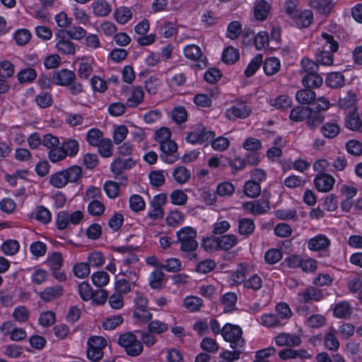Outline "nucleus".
Segmentation results:
<instances>
[{
  "label": "nucleus",
  "mask_w": 362,
  "mask_h": 362,
  "mask_svg": "<svg viewBox=\"0 0 362 362\" xmlns=\"http://www.w3.org/2000/svg\"><path fill=\"white\" fill-rule=\"evenodd\" d=\"M242 335L243 331L238 325L228 323L222 328V336L226 341L230 343L231 349L244 347L245 341Z\"/></svg>",
  "instance_id": "obj_1"
},
{
  "label": "nucleus",
  "mask_w": 362,
  "mask_h": 362,
  "mask_svg": "<svg viewBox=\"0 0 362 362\" xmlns=\"http://www.w3.org/2000/svg\"><path fill=\"white\" fill-rule=\"evenodd\" d=\"M196 230L191 227H185L177 232L178 242L180 243V250L185 252H192L198 247L195 240Z\"/></svg>",
  "instance_id": "obj_2"
},
{
  "label": "nucleus",
  "mask_w": 362,
  "mask_h": 362,
  "mask_svg": "<svg viewBox=\"0 0 362 362\" xmlns=\"http://www.w3.org/2000/svg\"><path fill=\"white\" fill-rule=\"evenodd\" d=\"M118 344L124 348L127 354L131 356H137L143 351V345L132 332L121 334Z\"/></svg>",
  "instance_id": "obj_3"
},
{
  "label": "nucleus",
  "mask_w": 362,
  "mask_h": 362,
  "mask_svg": "<svg viewBox=\"0 0 362 362\" xmlns=\"http://www.w3.org/2000/svg\"><path fill=\"white\" fill-rule=\"evenodd\" d=\"M107 341L102 337L93 336L88 340V349L86 355L89 360L98 362L103 356V349L106 346Z\"/></svg>",
  "instance_id": "obj_4"
},
{
  "label": "nucleus",
  "mask_w": 362,
  "mask_h": 362,
  "mask_svg": "<svg viewBox=\"0 0 362 362\" xmlns=\"http://www.w3.org/2000/svg\"><path fill=\"white\" fill-rule=\"evenodd\" d=\"M161 151L160 158L166 163L172 164L178 158L177 145L174 141H169L159 145Z\"/></svg>",
  "instance_id": "obj_5"
},
{
  "label": "nucleus",
  "mask_w": 362,
  "mask_h": 362,
  "mask_svg": "<svg viewBox=\"0 0 362 362\" xmlns=\"http://www.w3.org/2000/svg\"><path fill=\"white\" fill-rule=\"evenodd\" d=\"M251 108L244 102L238 103L226 110L225 116L229 120L245 119L251 113Z\"/></svg>",
  "instance_id": "obj_6"
},
{
  "label": "nucleus",
  "mask_w": 362,
  "mask_h": 362,
  "mask_svg": "<svg viewBox=\"0 0 362 362\" xmlns=\"http://www.w3.org/2000/svg\"><path fill=\"white\" fill-rule=\"evenodd\" d=\"M325 298L323 291L314 286H309L298 293V300L306 303L310 301H320Z\"/></svg>",
  "instance_id": "obj_7"
},
{
  "label": "nucleus",
  "mask_w": 362,
  "mask_h": 362,
  "mask_svg": "<svg viewBox=\"0 0 362 362\" xmlns=\"http://www.w3.org/2000/svg\"><path fill=\"white\" fill-rule=\"evenodd\" d=\"M167 197L165 194L155 196L151 202V210L148 216L153 220L160 219L163 217L162 206L165 204Z\"/></svg>",
  "instance_id": "obj_8"
},
{
  "label": "nucleus",
  "mask_w": 362,
  "mask_h": 362,
  "mask_svg": "<svg viewBox=\"0 0 362 362\" xmlns=\"http://www.w3.org/2000/svg\"><path fill=\"white\" fill-rule=\"evenodd\" d=\"M334 178L327 173L317 175L314 180V185L317 191L328 192L331 191L334 185Z\"/></svg>",
  "instance_id": "obj_9"
},
{
  "label": "nucleus",
  "mask_w": 362,
  "mask_h": 362,
  "mask_svg": "<svg viewBox=\"0 0 362 362\" xmlns=\"http://www.w3.org/2000/svg\"><path fill=\"white\" fill-rule=\"evenodd\" d=\"M243 207L245 210L253 215L262 214L270 209L269 199H266L262 202L253 201L247 202L243 204Z\"/></svg>",
  "instance_id": "obj_10"
},
{
  "label": "nucleus",
  "mask_w": 362,
  "mask_h": 362,
  "mask_svg": "<svg viewBox=\"0 0 362 362\" xmlns=\"http://www.w3.org/2000/svg\"><path fill=\"white\" fill-rule=\"evenodd\" d=\"M75 79V73L66 69L54 72L52 76V81L62 86H68Z\"/></svg>",
  "instance_id": "obj_11"
},
{
  "label": "nucleus",
  "mask_w": 362,
  "mask_h": 362,
  "mask_svg": "<svg viewBox=\"0 0 362 362\" xmlns=\"http://www.w3.org/2000/svg\"><path fill=\"white\" fill-rule=\"evenodd\" d=\"M86 35V30L79 26H74L60 29L57 31V37L81 40Z\"/></svg>",
  "instance_id": "obj_12"
},
{
  "label": "nucleus",
  "mask_w": 362,
  "mask_h": 362,
  "mask_svg": "<svg viewBox=\"0 0 362 362\" xmlns=\"http://www.w3.org/2000/svg\"><path fill=\"white\" fill-rule=\"evenodd\" d=\"M136 164V162L132 158L122 159L117 158L113 160L111 164V171L118 176L122 175L123 172L131 169Z\"/></svg>",
  "instance_id": "obj_13"
},
{
  "label": "nucleus",
  "mask_w": 362,
  "mask_h": 362,
  "mask_svg": "<svg viewBox=\"0 0 362 362\" xmlns=\"http://www.w3.org/2000/svg\"><path fill=\"white\" fill-rule=\"evenodd\" d=\"M275 341L279 346H297L300 344L301 339L298 335L286 334L284 332L279 334Z\"/></svg>",
  "instance_id": "obj_14"
},
{
  "label": "nucleus",
  "mask_w": 362,
  "mask_h": 362,
  "mask_svg": "<svg viewBox=\"0 0 362 362\" xmlns=\"http://www.w3.org/2000/svg\"><path fill=\"white\" fill-rule=\"evenodd\" d=\"M330 245V240L322 234L317 235L308 242V247L312 251H320L327 249Z\"/></svg>",
  "instance_id": "obj_15"
},
{
  "label": "nucleus",
  "mask_w": 362,
  "mask_h": 362,
  "mask_svg": "<svg viewBox=\"0 0 362 362\" xmlns=\"http://www.w3.org/2000/svg\"><path fill=\"white\" fill-rule=\"evenodd\" d=\"M296 99L300 104L309 105L315 101L316 94L311 88H306L296 93Z\"/></svg>",
  "instance_id": "obj_16"
},
{
  "label": "nucleus",
  "mask_w": 362,
  "mask_h": 362,
  "mask_svg": "<svg viewBox=\"0 0 362 362\" xmlns=\"http://www.w3.org/2000/svg\"><path fill=\"white\" fill-rule=\"evenodd\" d=\"M321 134L326 138H335L340 132V127L336 120L325 122L320 127Z\"/></svg>",
  "instance_id": "obj_17"
},
{
  "label": "nucleus",
  "mask_w": 362,
  "mask_h": 362,
  "mask_svg": "<svg viewBox=\"0 0 362 362\" xmlns=\"http://www.w3.org/2000/svg\"><path fill=\"white\" fill-rule=\"evenodd\" d=\"M91 7L94 14L101 17L107 16L112 11L111 6L105 0H95Z\"/></svg>",
  "instance_id": "obj_18"
},
{
  "label": "nucleus",
  "mask_w": 362,
  "mask_h": 362,
  "mask_svg": "<svg viewBox=\"0 0 362 362\" xmlns=\"http://www.w3.org/2000/svg\"><path fill=\"white\" fill-rule=\"evenodd\" d=\"M324 119L322 113L310 108L309 115L306 117V125L310 129L315 130L323 122Z\"/></svg>",
  "instance_id": "obj_19"
},
{
  "label": "nucleus",
  "mask_w": 362,
  "mask_h": 362,
  "mask_svg": "<svg viewBox=\"0 0 362 362\" xmlns=\"http://www.w3.org/2000/svg\"><path fill=\"white\" fill-rule=\"evenodd\" d=\"M279 356L284 360L288 358H310L311 356L305 349L293 350L291 349H286L279 352Z\"/></svg>",
  "instance_id": "obj_20"
},
{
  "label": "nucleus",
  "mask_w": 362,
  "mask_h": 362,
  "mask_svg": "<svg viewBox=\"0 0 362 362\" xmlns=\"http://www.w3.org/2000/svg\"><path fill=\"white\" fill-rule=\"evenodd\" d=\"M62 294V288L60 286H55L46 288L40 293V298L45 302L52 301Z\"/></svg>",
  "instance_id": "obj_21"
},
{
  "label": "nucleus",
  "mask_w": 362,
  "mask_h": 362,
  "mask_svg": "<svg viewBox=\"0 0 362 362\" xmlns=\"http://www.w3.org/2000/svg\"><path fill=\"white\" fill-rule=\"evenodd\" d=\"M59 39L56 44V48L58 52L64 54H74L76 52L75 45L69 40V38Z\"/></svg>",
  "instance_id": "obj_22"
},
{
  "label": "nucleus",
  "mask_w": 362,
  "mask_h": 362,
  "mask_svg": "<svg viewBox=\"0 0 362 362\" xmlns=\"http://www.w3.org/2000/svg\"><path fill=\"white\" fill-rule=\"evenodd\" d=\"M255 228L253 220L247 218L238 220V233L242 235L248 236L251 235Z\"/></svg>",
  "instance_id": "obj_23"
},
{
  "label": "nucleus",
  "mask_w": 362,
  "mask_h": 362,
  "mask_svg": "<svg viewBox=\"0 0 362 362\" xmlns=\"http://www.w3.org/2000/svg\"><path fill=\"white\" fill-rule=\"evenodd\" d=\"M351 313V308L347 301L336 304L333 308V315L337 318H346Z\"/></svg>",
  "instance_id": "obj_24"
},
{
  "label": "nucleus",
  "mask_w": 362,
  "mask_h": 362,
  "mask_svg": "<svg viewBox=\"0 0 362 362\" xmlns=\"http://www.w3.org/2000/svg\"><path fill=\"white\" fill-rule=\"evenodd\" d=\"M362 126L359 115L356 111L349 112L345 120V127L352 131L358 130Z\"/></svg>",
  "instance_id": "obj_25"
},
{
  "label": "nucleus",
  "mask_w": 362,
  "mask_h": 362,
  "mask_svg": "<svg viewBox=\"0 0 362 362\" xmlns=\"http://www.w3.org/2000/svg\"><path fill=\"white\" fill-rule=\"evenodd\" d=\"M132 10L126 6L117 8L114 11V17L117 23H127L132 18Z\"/></svg>",
  "instance_id": "obj_26"
},
{
  "label": "nucleus",
  "mask_w": 362,
  "mask_h": 362,
  "mask_svg": "<svg viewBox=\"0 0 362 362\" xmlns=\"http://www.w3.org/2000/svg\"><path fill=\"white\" fill-rule=\"evenodd\" d=\"M310 107L297 106L291 111L289 118L293 122H301L309 115Z\"/></svg>",
  "instance_id": "obj_27"
},
{
  "label": "nucleus",
  "mask_w": 362,
  "mask_h": 362,
  "mask_svg": "<svg viewBox=\"0 0 362 362\" xmlns=\"http://www.w3.org/2000/svg\"><path fill=\"white\" fill-rule=\"evenodd\" d=\"M322 78L317 72L305 74L302 80L303 86L309 88L320 87L322 84Z\"/></svg>",
  "instance_id": "obj_28"
},
{
  "label": "nucleus",
  "mask_w": 362,
  "mask_h": 362,
  "mask_svg": "<svg viewBox=\"0 0 362 362\" xmlns=\"http://www.w3.org/2000/svg\"><path fill=\"white\" fill-rule=\"evenodd\" d=\"M311 7L321 13H329L333 6V0H309Z\"/></svg>",
  "instance_id": "obj_29"
},
{
  "label": "nucleus",
  "mask_w": 362,
  "mask_h": 362,
  "mask_svg": "<svg viewBox=\"0 0 362 362\" xmlns=\"http://www.w3.org/2000/svg\"><path fill=\"white\" fill-rule=\"evenodd\" d=\"M173 177L176 182L185 184L189 180L191 173L185 166L180 165L173 170Z\"/></svg>",
  "instance_id": "obj_30"
},
{
  "label": "nucleus",
  "mask_w": 362,
  "mask_h": 362,
  "mask_svg": "<svg viewBox=\"0 0 362 362\" xmlns=\"http://www.w3.org/2000/svg\"><path fill=\"white\" fill-rule=\"evenodd\" d=\"M269 5L265 1H259L254 8V15L257 21H264L269 11Z\"/></svg>",
  "instance_id": "obj_31"
},
{
  "label": "nucleus",
  "mask_w": 362,
  "mask_h": 362,
  "mask_svg": "<svg viewBox=\"0 0 362 362\" xmlns=\"http://www.w3.org/2000/svg\"><path fill=\"white\" fill-rule=\"evenodd\" d=\"M218 238L219 249L229 250L238 243V238L235 235H223Z\"/></svg>",
  "instance_id": "obj_32"
},
{
  "label": "nucleus",
  "mask_w": 362,
  "mask_h": 362,
  "mask_svg": "<svg viewBox=\"0 0 362 362\" xmlns=\"http://www.w3.org/2000/svg\"><path fill=\"white\" fill-rule=\"evenodd\" d=\"M69 182L76 183L83 177V170L78 165H72L64 170Z\"/></svg>",
  "instance_id": "obj_33"
},
{
  "label": "nucleus",
  "mask_w": 362,
  "mask_h": 362,
  "mask_svg": "<svg viewBox=\"0 0 362 362\" xmlns=\"http://www.w3.org/2000/svg\"><path fill=\"white\" fill-rule=\"evenodd\" d=\"M165 274L161 270H155L149 276V285L153 289H160L165 279Z\"/></svg>",
  "instance_id": "obj_34"
},
{
  "label": "nucleus",
  "mask_w": 362,
  "mask_h": 362,
  "mask_svg": "<svg viewBox=\"0 0 362 362\" xmlns=\"http://www.w3.org/2000/svg\"><path fill=\"white\" fill-rule=\"evenodd\" d=\"M144 95V91L141 87L134 88L130 97L127 100V105L128 107H136L143 101Z\"/></svg>",
  "instance_id": "obj_35"
},
{
  "label": "nucleus",
  "mask_w": 362,
  "mask_h": 362,
  "mask_svg": "<svg viewBox=\"0 0 362 362\" xmlns=\"http://www.w3.org/2000/svg\"><path fill=\"white\" fill-rule=\"evenodd\" d=\"M244 192L246 196L255 198L261 192V187L258 182L255 180L247 181L244 185Z\"/></svg>",
  "instance_id": "obj_36"
},
{
  "label": "nucleus",
  "mask_w": 362,
  "mask_h": 362,
  "mask_svg": "<svg viewBox=\"0 0 362 362\" xmlns=\"http://www.w3.org/2000/svg\"><path fill=\"white\" fill-rule=\"evenodd\" d=\"M326 83L331 88H340L344 84V77L343 74L339 72L330 73L326 78Z\"/></svg>",
  "instance_id": "obj_37"
},
{
  "label": "nucleus",
  "mask_w": 362,
  "mask_h": 362,
  "mask_svg": "<svg viewBox=\"0 0 362 362\" xmlns=\"http://www.w3.org/2000/svg\"><path fill=\"white\" fill-rule=\"evenodd\" d=\"M336 332L337 331L334 328H331L324 339L325 347L332 351H336L339 347V342L335 336Z\"/></svg>",
  "instance_id": "obj_38"
},
{
  "label": "nucleus",
  "mask_w": 362,
  "mask_h": 362,
  "mask_svg": "<svg viewBox=\"0 0 362 362\" xmlns=\"http://www.w3.org/2000/svg\"><path fill=\"white\" fill-rule=\"evenodd\" d=\"M240 57L238 49L229 46L226 47L222 54V60L226 64H234Z\"/></svg>",
  "instance_id": "obj_39"
},
{
  "label": "nucleus",
  "mask_w": 362,
  "mask_h": 362,
  "mask_svg": "<svg viewBox=\"0 0 362 362\" xmlns=\"http://www.w3.org/2000/svg\"><path fill=\"white\" fill-rule=\"evenodd\" d=\"M68 182L64 170L52 175L49 178V183L57 188H62L66 186Z\"/></svg>",
  "instance_id": "obj_40"
},
{
  "label": "nucleus",
  "mask_w": 362,
  "mask_h": 362,
  "mask_svg": "<svg viewBox=\"0 0 362 362\" xmlns=\"http://www.w3.org/2000/svg\"><path fill=\"white\" fill-rule=\"evenodd\" d=\"M202 305V299L197 296H187L184 300V306L190 312L199 310Z\"/></svg>",
  "instance_id": "obj_41"
},
{
  "label": "nucleus",
  "mask_w": 362,
  "mask_h": 362,
  "mask_svg": "<svg viewBox=\"0 0 362 362\" xmlns=\"http://www.w3.org/2000/svg\"><path fill=\"white\" fill-rule=\"evenodd\" d=\"M64 154L66 156L73 157L76 156L78 151V143L75 139H69L62 144L61 146Z\"/></svg>",
  "instance_id": "obj_42"
},
{
  "label": "nucleus",
  "mask_w": 362,
  "mask_h": 362,
  "mask_svg": "<svg viewBox=\"0 0 362 362\" xmlns=\"http://www.w3.org/2000/svg\"><path fill=\"white\" fill-rule=\"evenodd\" d=\"M263 68L267 75L272 76L279 70L280 62L275 57L268 58L264 61Z\"/></svg>",
  "instance_id": "obj_43"
},
{
  "label": "nucleus",
  "mask_w": 362,
  "mask_h": 362,
  "mask_svg": "<svg viewBox=\"0 0 362 362\" xmlns=\"http://www.w3.org/2000/svg\"><path fill=\"white\" fill-rule=\"evenodd\" d=\"M102 192L100 188L90 186L85 192L83 199L85 202H91L92 201L102 199Z\"/></svg>",
  "instance_id": "obj_44"
},
{
  "label": "nucleus",
  "mask_w": 362,
  "mask_h": 362,
  "mask_svg": "<svg viewBox=\"0 0 362 362\" xmlns=\"http://www.w3.org/2000/svg\"><path fill=\"white\" fill-rule=\"evenodd\" d=\"M262 54H258L251 60L245 70L246 77L252 76L257 71L262 63Z\"/></svg>",
  "instance_id": "obj_45"
},
{
  "label": "nucleus",
  "mask_w": 362,
  "mask_h": 362,
  "mask_svg": "<svg viewBox=\"0 0 362 362\" xmlns=\"http://www.w3.org/2000/svg\"><path fill=\"white\" fill-rule=\"evenodd\" d=\"M105 209V205L100 199L89 202L87 206L88 213L93 216H101L104 213Z\"/></svg>",
  "instance_id": "obj_46"
},
{
  "label": "nucleus",
  "mask_w": 362,
  "mask_h": 362,
  "mask_svg": "<svg viewBox=\"0 0 362 362\" xmlns=\"http://www.w3.org/2000/svg\"><path fill=\"white\" fill-rule=\"evenodd\" d=\"M18 80L21 83H30L35 79L37 73L33 68H27L21 70L17 75Z\"/></svg>",
  "instance_id": "obj_47"
},
{
  "label": "nucleus",
  "mask_w": 362,
  "mask_h": 362,
  "mask_svg": "<svg viewBox=\"0 0 362 362\" xmlns=\"http://www.w3.org/2000/svg\"><path fill=\"white\" fill-rule=\"evenodd\" d=\"M326 322V318L320 314H314L305 320V324L308 327L313 329H317L322 327Z\"/></svg>",
  "instance_id": "obj_48"
},
{
  "label": "nucleus",
  "mask_w": 362,
  "mask_h": 362,
  "mask_svg": "<svg viewBox=\"0 0 362 362\" xmlns=\"http://www.w3.org/2000/svg\"><path fill=\"white\" fill-rule=\"evenodd\" d=\"M248 274V267L243 264L238 266L237 270L232 274V278L236 284H244Z\"/></svg>",
  "instance_id": "obj_49"
},
{
  "label": "nucleus",
  "mask_w": 362,
  "mask_h": 362,
  "mask_svg": "<svg viewBox=\"0 0 362 362\" xmlns=\"http://www.w3.org/2000/svg\"><path fill=\"white\" fill-rule=\"evenodd\" d=\"M103 135V134L100 129H91L87 133L86 140L90 146H97L103 139H102Z\"/></svg>",
  "instance_id": "obj_50"
},
{
  "label": "nucleus",
  "mask_w": 362,
  "mask_h": 362,
  "mask_svg": "<svg viewBox=\"0 0 362 362\" xmlns=\"http://www.w3.org/2000/svg\"><path fill=\"white\" fill-rule=\"evenodd\" d=\"M333 52H327L324 49L319 50L316 54V63L317 64H320L322 65L330 66L333 64Z\"/></svg>",
  "instance_id": "obj_51"
},
{
  "label": "nucleus",
  "mask_w": 362,
  "mask_h": 362,
  "mask_svg": "<svg viewBox=\"0 0 362 362\" xmlns=\"http://www.w3.org/2000/svg\"><path fill=\"white\" fill-rule=\"evenodd\" d=\"M91 278L93 284L99 288H102L107 285L110 280L108 274L104 271L95 272L92 275Z\"/></svg>",
  "instance_id": "obj_52"
},
{
  "label": "nucleus",
  "mask_w": 362,
  "mask_h": 362,
  "mask_svg": "<svg viewBox=\"0 0 362 362\" xmlns=\"http://www.w3.org/2000/svg\"><path fill=\"white\" fill-rule=\"evenodd\" d=\"M97 146L100 155L103 158H109L112 156V144L110 139H103Z\"/></svg>",
  "instance_id": "obj_53"
},
{
  "label": "nucleus",
  "mask_w": 362,
  "mask_h": 362,
  "mask_svg": "<svg viewBox=\"0 0 362 362\" xmlns=\"http://www.w3.org/2000/svg\"><path fill=\"white\" fill-rule=\"evenodd\" d=\"M171 117L177 124H182L187 120V112L182 106L175 107L171 112Z\"/></svg>",
  "instance_id": "obj_54"
},
{
  "label": "nucleus",
  "mask_w": 362,
  "mask_h": 362,
  "mask_svg": "<svg viewBox=\"0 0 362 362\" xmlns=\"http://www.w3.org/2000/svg\"><path fill=\"white\" fill-rule=\"evenodd\" d=\"M35 218L42 223L46 224L50 222L52 215L46 207L38 206L35 209Z\"/></svg>",
  "instance_id": "obj_55"
},
{
  "label": "nucleus",
  "mask_w": 362,
  "mask_h": 362,
  "mask_svg": "<svg viewBox=\"0 0 362 362\" xmlns=\"http://www.w3.org/2000/svg\"><path fill=\"white\" fill-rule=\"evenodd\" d=\"M87 259L89 266L94 267H100L105 263V257L103 255L98 251H93L89 253Z\"/></svg>",
  "instance_id": "obj_56"
},
{
  "label": "nucleus",
  "mask_w": 362,
  "mask_h": 362,
  "mask_svg": "<svg viewBox=\"0 0 362 362\" xmlns=\"http://www.w3.org/2000/svg\"><path fill=\"white\" fill-rule=\"evenodd\" d=\"M184 54L187 59L196 61L202 57V51L197 45H189L185 47Z\"/></svg>",
  "instance_id": "obj_57"
},
{
  "label": "nucleus",
  "mask_w": 362,
  "mask_h": 362,
  "mask_svg": "<svg viewBox=\"0 0 362 362\" xmlns=\"http://www.w3.org/2000/svg\"><path fill=\"white\" fill-rule=\"evenodd\" d=\"M19 243L17 240H8L5 241L1 249L6 255H13L17 253L19 250Z\"/></svg>",
  "instance_id": "obj_58"
},
{
  "label": "nucleus",
  "mask_w": 362,
  "mask_h": 362,
  "mask_svg": "<svg viewBox=\"0 0 362 362\" xmlns=\"http://www.w3.org/2000/svg\"><path fill=\"white\" fill-rule=\"evenodd\" d=\"M73 272L78 278L84 279L90 274L89 264L85 262L77 263L74 266Z\"/></svg>",
  "instance_id": "obj_59"
},
{
  "label": "nucleus",
  "mask_w": 362,
  "mask_h": 362,
  "mask_svg": "<svg viewBox=\"0 0 362 362\" xmlns=\"http://www.w3.org/2000/svg\"><path fill=\"white\" fill-rule=\"evenodd\" d=\"M149 179L151 184L158 187L164 185L165 183V175L163 170H153L149 174Z\"/></svg>",
  "instance_id": "obj_60"
},
{
  "label": "nucleus",
  "mask_w": 362,
  "mask_h": 362,
  "mask_svg": "<svg viewBox=\"0 0 362 362\" xmlns=\"http://www.w3.org/2000/svg\"><path fill=\"white\" fill-rule=\"evenodd\" d=\"M148 329L151 333L160 334L168 330V325L159 320H153L148 323Z\"/></svg>",
  "instance_id": "obj_61"
},
{
  "label": "nucleus",
  "mask_w": 362,
  "mask_h": 362,
  "mask_svg": "<svg viewBox=\"0 0 362 362\" xmlns=\"http://www.w3.org/2000/svg\"><path fill=\"white\" fill-rule=\"evenodd\" d=\"M104 190L110 199L116 198L119 195V185L113 181H107L103 186Z\"/></svg>",
  "instance_id": "obj_62"
},
{
  "label": "nucleus",
  "mask_w": 362,
  "mask_h": 362,
  "mask_svg": "<svg viewBox=\"0 0 362 362\" xmlns=\"http://www.w3.org/2000/svg\"><path fill=\"white\" fill-rule=\"evenodd\" d=\"M78 293L81 298L85 301L89 300L94 297V291L87 282H83L79 284Z\"/></svg>",
  "instance_id": "obj_63"
},
{
  "label": "nucleus",
  "mask_w": 362,
  "mask_h": 362,
  "mask_svg": "<svg viewBox=\"0 0 362 362\" xmlns=\"http://www.w3.org/2000/svg\"><path fill=\"white\" fill-rule=\"evenodd\" d=\"M349 153L358 156L362 154V144L357 140H349L346 144Z\"/></svg>",
  "instance_id": "obj_64"
}]
</instances>
